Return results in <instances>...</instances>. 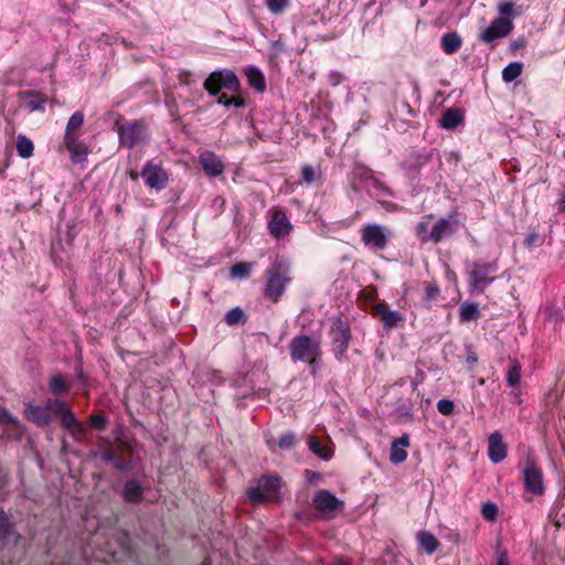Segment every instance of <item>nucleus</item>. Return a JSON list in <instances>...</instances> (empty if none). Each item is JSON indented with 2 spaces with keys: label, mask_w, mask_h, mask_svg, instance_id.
<instances>
[{
  "label": "nucleus",
  "mask_w": 565,
  "mask_h": 565,
  "mask_svg": "<svg viewBox=\"0 0 565 565\" xmlns=\"http://www.w3.org/2000/svg\"><path fill=\"white\" fill-rule=\"evenodd\" d=\"M77 377L83 384L86 383V376L84 375L82 370L78 371Z\"/></svg>",
  "instance_id": "57"
},
{
  "label": "nucleus",
  "mask_w": 565,
  "mask_h": 565,
  "mask_svg": "<svg viewBox=\"0 0 565 565\" xmlns=\"http://www.w3.org/2000/svg\"><path fill=\"white\" fill-rule=\"evenodd\" d=\"M513 28L512 22L507 18H497L481 33L480 39L486 43H491L498 39L507 36Z\"/></svg>",
  "instance_id": "15"
},
{
  "label": "nucleus",
  "mask_w": 565,
  "mask_h": 565,
  "mask_svg": "<svg viewBox=\"0 0 565 565\" xmlns=\"http://www.w3.org/2000/svg\"><path fill=\"white\" fill-rule=\"evenodd\" d=\"M466 362L469 364L470 367H472L478 362V355L471 349H469L467 352Z\"/></svg>",
  "instance_id": "53"
},
{
  "label": "nucleus",
  "mask_w": 565,
  "mask_h": 565,
  "mask_svg": "<svg viewBox=\"0 0 565 565\" xmlns=\"http://www.w3.org/2000/svg\"><path fill=\"white\" fill-rule=\"evenodd\" d=\"M463 121L462 113L457 108L447 109L440 118V126L445 129H454Z\"/></svg>",
  "instance_id": "24"
},
{
  "label": "nucleus",
  "mask_w": 565,
  "mask_h": 565,
  "mask_svg": "<svg viewBox=\"0 0 565 565\" xmlns=\"http://www.w3.org/2000/svg\"><path fill=\"white\" fill-rule=\"evenodd\" d=\"M312 507L322 520H332L344 508V502L328 490H319L312 498Z\"/></svg>",
  "instance_id": "6"
},
{
  "label": "nucleus",
  "mask_w": 565,
  "mask_h": 565,
  "mask_svg": "<svg viewBox=\"0 0 565 565\" xmlns=\"http://www.w3.org/2000/svg\"><path fill=\"white\" fill-rule=\"evenodd\" d=\"M140 175L145 179V183L149 188L158 191L164 189L169 180L167 171L160 164L153 163L152 161H148L145 164Z\"/></svg>",
  "instance_id": "13"
},
{
  "label": "nucleus",
  "mask_w": 565,
  "mask_h": 565,
  "mask_svg": "<svg viewBox=\"0 0 565 565\" xmlns=\"http://www.w3.org/2000/svg\"><path fill=\"white\" fill-rule=\"evenodd\" d=\"M340 565H348L347 563H341Z\"/></svg>",
  "instance_id": "59"
},
{
  "label": "nucleus",
  "mask_w": 565,
  "mask_h": 565,
  "mask_svg": "<svg viewBox=\"0 0 565 565\" xmlns=\"http://www.w3.org/2000/svg\"><path fill=\"white\" fill-rule=\"evenodd\" d=\"M391 237V231L379 224H366L361 230V241L373 250L385 249Z\"/></svg>",
  "instance_id": "8"
},
{
  "label": "nucleus",
  "mask_w": 565,
  "mask_h": 565,
  "mask_svg": "<svg viewBox=\"0 0 565 565\" xmlns=\"http://www.w3.org/2000/svg\"><path fill=\"white\" fill-rule=\"evenodd\" d=\"M488 455L492 462H501L508 455L507 445L500 431H493L488 439Z\"/></svg>",
  "instance_id": "18"
},
{
  "label": "nucleus",
  "mask_w": 565,
  "mask_h": 565,
  "mask_svg": "<svg viewBox=\"0 0 565 565\" xmlns=\"http://www.w3.org/2000/svg\"><path fill=\"white\" fill-rule=\"evenodd\" d=\"M248 84L254 87L257 92H264L266 89V81L263 73L256 67H248L246 71Z\"/></svg>",
  "instance_id": "28"
},
{
  "label": "nucleus",
  "mask_w": 565,
  "mask_h": 565,
  "mask_svg": "<svg viewBox=\"0 0 565 565\" xmlns=\"http://www.w3.org/2000/svg\"><path fill=\"white\" fill-rule=\"evenodd\" d=\"M281 479L276 476H262L256 486H250L246 490L248 501L255 505H262L269 502H280Z\"/></svg>",
  "instance_id": "1"
},
{
  "label": "nucleus",
  "mask_w": 565,
  "mask_h": 565,
  "mask_svg": "<svg viewBox=\"0 0 565 565\" xmlns=\"http://www.w3.org/2000/svg\"><path fill=\"white\" fill-rule=\"evenodd\" d=\"M14 536L13 526L10 523L8 515L4 511H0V540L2 542H9L10 537Z\"/></svg>",
  "instance_id": "32"
},
{
  "label": "nucleus",
  "mask_w": 565,
  "mask_h": 565,
  "mask_svg": "<svg viewBox=\"0 0 565 565\" xmlns=\"http://www.w3.org/2000/svg\"><path fill=\"white\" fill-rule=\"evenodd\" d=\"M428 227L429 225L427 222H419L416 226V235L422 243L430 241Z\"/></svg>",
  "instance_id": "48"
},
{
  "label": "nucleus",
  "mask_w": 565,
  "mask_h": 565,
  "mask_svg": "<svg viewBox=\"0 0 565 565\" xmlns=\"http://www.w3.org/2000/svg\"><path fill=\"white\" fill-rule=\"evenodd\" d=\"M268 231L269 234L276 239L284 238L291 233L292 224L287 217L285 211L281 209L273 210L271 216L268 221Z\"/></svg>",
  "instance_id": "14"
},
{
  "label": "nucleus",
  "mask_w": 565,
  "mask_h": 565,
  "mask_svg": "<svg viewBox=\"0 0 565 565\" xmlns=\"http://www.w3.org/2000/svg\"><path fill=\"white\" fill-rule=\"evenodd\" d=\"M437 409L440 414L449 416L455 412L454 402L450 399L443 398L437 403Z\"/></svg>",
  "instance_id": "47"
},
{
  "label": "nucleus",
  "mask_w": 565,
  "mask_h": 565,
  "mask_svg": "<svg viewBox=\"0 0 565 565\" xmlns=\"http://www.w3.org/2000/svg\"><path fill=\"white\" fill-rule=\"evenodd\" d=\"M419 545L428 554H433L438 547V540L429 532H419L417 535Z\"/></svg>",
  "instance_id": "29"
},
{
  "label": "nucleus",
  "mask_w": 565,
  "mask_h": 565,
  "mask_svg": "<svg viewBox=\"0 0 565 565\" xmlns=\"http://www.w3.org/2000/svg\"><path fill=\"white\" fill-rule=\"evenodd\" d=\"M49 388L53 395L62 396L70 392L71 383L64 377V375L57 373L50 379Z\"/></svg>",
  "instance_id": "23"
},
{
  "label": "nucleus",
  "mask_w": 565,
  "mask_h": 565,
  "mask_svg": "<svg viewBox=\"0 0 565 565\" xmlns=\"http://www.w3.org/2000/svg\"><path fill=\"white\" fill-rule=\"evenodd\" d=\"M495 565H510L507 551H502L498 554Z\"/></svg>",
  "instance_id": "52"
},
{
  "label": "nucleus",
  "mask_w": 565,
  "mask_h": 565,
  "mask_svg": "<svg viewBox=\"0 0 565 565\" xmlns=\"http://www.w3.org/2000/svg\"><path fill=\"white\" fill-rule=\"evenodd\" d=\"M457 215V212H452L448 217L439 218L429 232L430 241L437 244L441 239L456 234L460 224Z\"/></svg>",
  "instance_id": "12"
},
{
  "label": "nucleus",
  "mask_w": 565,
  "mask_h": 565,
  "mask_svg": "<svg viewBox=\"0 0 565 565\" xmlns=\"http://www.w3.org/2000/svg\"><path fill=\"white\" fill-rule=\"evenodd\" d=\"M0 424H11L13 426V430L18 437L22 435L21 427L19 425V420L15 416H13L6 407L0 406Z\"/></svg>",
  "instance_id": "35"
},
{
  "label": "nucleus",
  "mask_w": 565,
  "mask_h": 565,
  "mask_svg": "<svg viewBox=\"0 0 565 565\" xmlns=\"http://www.w3.org/2000/svg\"><path fill=\"white\" fill-rule=\"evenodd\" d=\"M117 132L119 136V143L126 148H134L141 142L146 137V128L141 121H129L119 125L116 121Z\"/></svg>",
  "instance_id": "10"
},
{
  "label": "nucleus",
  "mask_w": 565,
  "mask_h": 565,
  "mask_svg": "<svg viewBox=\"0 0 565 565\" xmlns=\"http://www.w3.org/2000/svg\"><path fill=\"white\" fill-rule=\"evenodd\" d=\"M129 175H130L131 180H134V181H137L138 178H139V173L137 171H134V170L129 171Z\"/></svg>",
  "instance_id": "56"
},
{
  "label": "nucleus",
  "mask_w": 565,
  "mask_h": 565,
  "mask_svg": "<svg viewBox=\"0 0 565 565\" xmlns=\"http://www.w3.org/2000/svg\"><path fill=\"white\" fill-rule=\"evenodd\" d=\"M523 70V65L520 62L510 63L502 71V78L507 83H511L515 78H518Z\"/></svg>",
  "instance_id": "34"
},
{
  "label": "nucleus",
  "mask_w": 565,
  "mask_h": 565,
  "mask_svg": "<svg viewBox=\"0 0 565 565\" xmlns=\"http://www.w3.org/2000/svg\"><path fill=\"white\" fill-rule=\"evenodd\" d=\"M191 73L189 72H182L179 75V79L182 84H190Z\"/></svg>",
  "instance_id": "55"
},
{
  "label": "nucleus",
  "mask_w": 565,
  "mask_h": 565,
  "mask_svg": "<svg viewBox=\"0 0 565 565\" xmlns=\"http://www.w3.org/2000/svg\"><path fill=\"white\" fill-rule=\"evenodd\" d=\"M481 514L487 521H494L498 515V507L492 502H487L482 505Z\"/></svg>",
  "instance_id": "45"
},
{
  "label": "nucleus",
  "mask_w": 565,
  "mask_h": 565,
  "mask_svg": "<svg viewBox=\"0 0 565 565\" xmlns=\"http://www.w3.org/2000/svg\"><path fill=\"white\" fill-rule=\"evenodd\" d=\"M409 447V436L403 434L399 438L393 440L391 445L390 460L393 463H402L407 459L406 448Z\"/></svg>",
  "instance_id": "20"
},
{
  "label": "nucleus",
  "mask_w": 565,
  "mask_h": 565,
  "mask_svg": "<svg viewBox=\"0 0 565 565\" xmlns=\"http://www.w3.org/2000/svg\"><path fill=\"white\" fill-rule=\"evenodd\" d=\"M544 241H545L544 235H540L539 233L533 231L526 235V237L524 239V245L527 249H533V248L542 246L544 244Z\"/></svg>",
  "instance_id": "40"
},
{
  "label": "nucleus",
  "mask_w": 565,
  "mask_h": 565,
  "mask_svg": "<svg viewBox=\"0 0 565 565\" xmlns=\"http://www.w3.org/2000/svg\"><path fill=\"white\" fill-rule=\"evenodd\" d=\"M224 320L228 326H235L238 323H244L246 321V317L244 311L241 308L236 307L227 311Z\"/></svg>",
  "instance_id": "38"
},
{
  "label": "nucleus",
  "mask_w": 565,
  "mask_h": 565,
  "mask_svg": "<svg viewBox=\"0 0 565 565\" xmlns=\"http://www.w3.org/2000/svg\"><path fill=\"white\" fill-rule=\"evenodd\" d=\"M296 435L291 431L281 435L278 439V446L281 449H290L295 446Z\"/></svg>",
  "instance_id": "46"
},
{
  "label": "nucleus",
  "mask_w": 565,
  "mask_h": 565,
  "mask_svg": "<svg viewBox=\"0 0 565 565\" xmlns=\"http://www.w3.org/2000/svg\"><path fill=\"white\" fill-rule=\"evenodd\" d=\"M561 209H562V210H565V199H564V200H562V202H561Z\"/></svg>",
  "instance_id": "58"
},
{
  "label": "nucleus",
  "mask_w": 565,
  "mask_h": 565,
  "mask_svg": "<svg viewBox=\"0 0 565 565\" xmlns=\"http://www.w3.org/2000/svg\"><path fill=\"white\" fill-rule=\"evenodd\" d=\"M84 124V115L81 111H75L68 119L64 139L79 138L81 128Z\"/></svg>",
  "instance_id": "22"
},
{
  "label": "nucleus",
  "mask_w": 565,
  "mask_h": 565,
  "mask_svg": "<svg viewBox=\"0 0 565 565\" xmlns=\"http://www.w3.org/2000/svg\"><path fill=\"white\" fill-rule=\"evenodd\" d=\"M200 163L204 172L210 177H217L224 171V164L222 160L211 151L201 153Z\"/></svg>",
  "instance_id": "19"
},
{
  "label": "nucleus",
  "mask_w": 565,
  "mask_h": 565,
  "mask_svg": "<svg viewBox=\"0 0 565 565\" xmlns=\"http://www.w3.org/2000/svg\"><path fill=\"white\" fill-rule=\"evenodd\" d=\"M523 482L526 492L542 495L545 491L543 471L534 458L527 457L523 468Z\"/></svg>",
  "instance_id": "9"
},
{
  "label": "nucleus",
  "mask_w": 565,
  "mask_h": 565,
  "mask_svg": "<svg viewBox=\"0 0 565 565\" xmlns=\"http://www.w3.org/2000/svg\"><path fill=\"white\" fill-rule=\"evenodd\" d=\"M342 74L339 73V72H331L329 74V83L332 85V86H337L339 85L341 82H342Z\"/></svg>",
  "instance_id": "51"
},
{
  "label": "nucleus",
  "mask_w": 565,
  "mask_h": 565,
  "mask_svg": "<svg viewBox=\"0 0 565 565\" xmlns=\"http://www.w3.org/2000/svg\"><path fill=\"white\" fill-rule=\"evenodd\" d=\"M498 270V262L490 263L473 262L468 270L469 286L472 291L483 294L487 286L494 280L490 274Z\"/></svg>",
  "instance_id": "4"
},
{
  "label": "nucleus",
  "mask_w": 565,
  "mask_h": 565,
  "mask_svg": "<svg viewBox=\"0 0 565 565\" xmlns=\"http://www.w3.org/2000/svg\"><path fill=\"white\" fill-rule=\"evenodd\" d=\"M60 420L62 427L65 428L75 440L82 441L85 438L86 428L84 424L76 418L68 405H66L63 411Z\"/></svg>",
  "instance_id": "16"
},
{
  "label": "nucleus",
  "mask_w": 565,
  "mask_h": 565,
  "mask_svg": "<svg viewBox=\"0 0 565 565\" xmlns=\"http://www.w3.org/2000/svg\"><path fill=\"white\" fill-rule=\"evenodd\" d=\"M330 333L335 355L338 358L342 356L347 352L351 340L350 326L342 319L337 318L332 321Z\"/></svg>",
  "instance_id": "11"
},
{
  "label": "nucleus",
  "mask_w": 565,
  "mask_h": 565,
  "mask_svg": "<svg viewBox=\"0 0 565 565\" xmlns=\"http://www.w3.org/2000/svg\"><path fill=\"white\" fill-rule=\"evenodd\" d=\"M360 177L363 179H373V171L367 168H359Z\"/></svg>",
  "instance_id": "54"
},
{
  "label": "nucleus",
  "mask_w": 565,
  "mask_h": 565,
  "mask_svg": "<svg viewBox=\"0 0 565 565\" xmlns=\"http://www.w3.org/2000/svg\"><path fill=\"white\" fill-rule=\"evenodd\" d=\"M514 3L510 0H501L498 4V10L502 18H507L512 15Z\"/></svg>",
  "instance_id": "49"
},
{
  "label": "nucleus",
  "mask_w": 565,
  "mask_h": 565,
  "mask_svg": "<svg viewBox=\"0 0 565 565\" xmlns=\"http://www.w3.org/2000/svg\"><path fill=\"white\" fill-rule=\"evenodd\" d=\"M103 459L105 461H110L114 466L119 470H127L128 466L124 462V460L119 457V452L115 448H108L103 454Z\"/></svg>",
  "instance_id": "36"
},
{
  "label": "nucleus",
  "mask_w": 565,
  "mask_h": 565,
  "mask_svg": "<svg viewBox=\"0 0 565 565\" xmlns=\"http://www.w3.org/2000/svg\"><path fill=\"white\" fill-rule=\"evenodd\" d=\"M290 356L294 361H302L313 364L320 355L319 343L308 335L295 337L290 344Z\"/></svg>",
  "instance_id": "5"
},
{
  "label": "nucleus",
  "mask_w": 565,
  "mask_h": 565,
  "mask_svg": "<svg viewBox=\"0 0 565 565\" xmlns=\"http://www.w3.org/2000/svg\"><path fill=\"white\" fill-rule=\"evenodd\" d=\"M239 86L237 76L230 70L212 72L204 82V88L210 95H217L223 88L237 93Z\"/></svg>",
  "instance_id": "7"
},
{
  "label": "nucleus",
  "mask_w": 565,
  "mask_h": 565,
  "mask_svg": "<svg viewBox=\"0 0 565 565\" xmlns=\"http://www.w3.org/2000/svg\"><path fill=\"white\" fill-rule=\"evenodd\" d=\"M90 426L96 430H105L107 427V418L104 414H92L88 417Z\"/></svg>",
  "instance_id": "43"
},
{
  "label": "nucleus",
  "mask_w": 565,
  "mask_h": 565,
  "mask_svg": "<svg viewBox=\"0 0 565 565\" xmlns=\"http://www.w3.org/2000/svg\"><path fill=\"white\" fill-rule=\"evenodd\" d=\"M521 364L518 361H512L507 374V382L509 386L515 387L519 385L521 380Z\"/></svg>",
  "instance_id": "37"
},
{
  "label": "nucleus",
  "mask_w": 565,
  "mask_h": 565,
  "mask_svg": "<svg viewBox=\"0 0 565 565\" xmlns=\"http://www.w3.org/2000/svg\"><path fill=\"white\" fill-rule=\"evenodd\" d=\"M66 403L58 398H49L44 405L26 404L24 417L38 427H47L52 423V416L61 417Z\"/></svg>",
  "instance_id": "3"
},
{
  "label": "nucleus",
  "mask_w": 565,
  "mask_h": 565,
  "mask_svg": "<svg viewBox=\"0 0 565 565\" xmlns=\"http://www.w3.org/2000/svg\"><path fill=\"white\" fill-rule=\"evenodd\" d=\"M425 291H426L427 300L436 299L440 292L439 287L437 285H433V284H427Z\"/></svg>",
  "instance_id": "50"
},
{
  "label": "nucleus",
  "mask_w": 565,
  "mask_h": 565,
  "mask_svg": "<svg viewBox=\"0 0 565 565\" xmlns=\"http://www.w3.org/2000/svg\"><path fill=\"white\" fill-rule=\"evenodd\" d=\"M25 106L31 110H44L46 97L41 93L25 92L23 93Z\"/></svg>",
  "instance_id": "27"
},
{
  "label": "nucleus",
  "mask_w": 565,
  "mask_h": 565,
  "mask_svg": "<svg viewBox=\"0 0 565 565\" xmlns=\"http://www.w3.org/2000/svg\"><path fill=\"white\" fill-rule=\"evenodd\" d=\"M462 45V40L456 32L446 33L441 38V47L446 54L456 53Z\"/></svg>",
  "instance_id": "26"
},
{
  "label": "nucleus",
  "mask_w": 565,
  "mask_h": 565,
  "mask_svg": "<svg viewBox=\"0 0 565 565\" xmlns=\"http://www.w3.org/2000/svg\"><path fill=\"white\" fill-rule=\"evenodd\" d=\"M17 151L21 158L28 159L32 157L34 151L33 142L25 136H18L17 138Z\"/></svg>",
  "instance_id": "30"
},
{
  "label": "nucleus",
  "mask_w": 565,
  "mask_h": 565,
  "mask_svg": "<svg viewBox=\"0 0 565 565\" xmlns=\"http://www.w3.org/2000/svg\"><path fill=\"white\" fill-rule=\"evenodd\" d=\"M290 281L289 270L282 262L276 260L265 273L264 297L277 303Z\"/></svg>",
  "instance_id": "2"
},
{
  "label": "nucleus",
  "mask_w": 565,
  "mask_h": 565,
  "mask_svg": "<svg viewBox=\"0 0 565 565\" xmlns=\"http://www.w3.org/2000/svg\"><path fill=\"white\" fill-rule=\"evenodd\" d=\"M480 311L477 303H463L460 307V319L461 321H475L479 319Z\"/></svg>",
  "instance_id": "33"
},
{
  "label": "nucleus",
  "mask_w": 565,
  "mask_h": 565,
  "mask_svg": "<svg viewBox=\"0 0 565 565\" xmlns=\"http://www.w3.org/2000/svg\"><path fill=\"white\" fill-rule=\"evenodd\" d=\"M64 146L70 151L73 162H81L87 157L86 146L78 138L64 139Z\"/></svg>",
  "instance_id": "21"
},
{
  "label": "nucleus",
  "mask_w": 565,
  "mask_h": 565,
  "mask_svg": "<svg viewBox=\"0 0 565 565\" xmlns=\"http://www.w3.org/2000/svg\"><path fill=\"white\" fill-rule=\"evenodd\" d=\"M252 265L249 263H237L232 266L231 275L233 277L245 278L250 274Z\"/></svg>",
  "instance_id": "42"
},
{
  "label": "nucleus",
  "mask_w": 565,
  "mask_h": 565,
  "mask_svg": "<svg viewBox=\"0 0 565 565\" xmlns=\"http://www.w3.org/2000/svg\"><path fill=\"white\" fill-rule=\"evenodd\" d=\"M372 315L380 319L386 329L396 328L404 321L401 312L391 310L388 306L383 302L373 306Z\"/></svg>",
  "instance_id": "17"
},
{
  "label": "nucleus",
  "mask_w": 565,
  "mask_h": 565,
  "mask_svg": "<svg viewBox=\"0 0 565 565\" xmlns=\"http://www.w3.org/2000/svg\"><path fill=\"white\" fill-rule=\"evenodd\" d=\"M308 446L312 454L322 459H329L331 457L330 448L326 445H322L317 437H310L308 440Z\"/></svg>",
  "instance_id": "31"
},
{
  "label": "nucleus",
  "mask_w": 565,
  "mask_h": 565,
  "mask_svg": "<svg viewBox=\"0 0 565 565\" xmlns=\"http://www.w3.org/2000/svg\"><path fill=\"white\" fill-rule=\"evenodd\" d=\"M320 177V172L313 167L306 164L301 169V179L306 184H312Z\"/></svg>",
  "instance_id": "41"
},
{
  "label": "nucleus",
  "mask_w": 565,
  "mask_h": 565,
  "mask_svg": "<svg viewBox=\"0 0 565 565\" xmlns=\"http://www.w3.org/2000/svg\"><path fill=\"white\" fill-rule=\"evenodd\" d=\"M143 489L136 480H129L124 487V498L130 503H139L142 499Z\"/></svg>",
  "instance_id": "25"
},
{
  "label": "nucleus",
  "mask_w": 565,
  "mask_h": 565,
  "mask_svg": "<svg viewBox=\"0 0 565 565\" xmlns=\"http://www.w3.org/2000/svg\"><path fill=\"white\" fill-rule=\"evenodd\" d=\"M265 3L271 13L278 14L289 6V0H265Z\"/></svg>",
  "instance_id": "44"
},
{
  "label": "nucleus",
  "mask_w": 565,
  "mask_h": 565,
  "mask_svg": "<svg viewBox=\"0 0 565 565\" xmlns=\"http://www.w3.org/2000/svg\"><path fill=\"white\" fill-rule=\"evenodd\" d=\"M217 104L223 105L225 107H230V106L243 107L245 105V100L241 95L228 97L226 94H222L217 98Z\"/></svg>",
  "instance_id": "39"
}]
</instances>
